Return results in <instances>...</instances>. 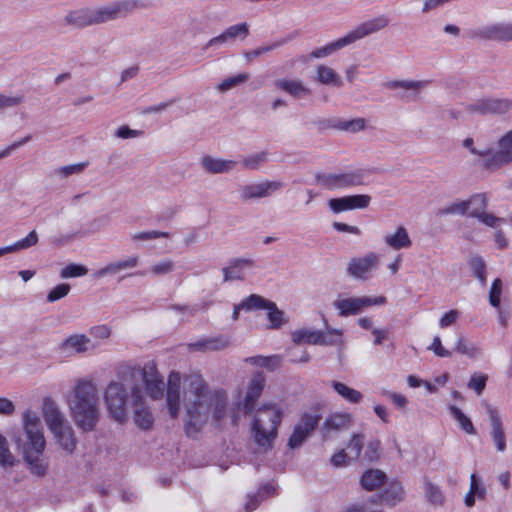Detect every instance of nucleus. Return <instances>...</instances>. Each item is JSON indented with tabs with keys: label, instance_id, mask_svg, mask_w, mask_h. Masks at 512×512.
<instances>
[{
	"label": "nucleus",
	"instance_id": "nucleus-1",
	"mask_svg": "<svg viewBox=\"0 0 512 512\" xmlns=\"http://www.w3.org/2000/svg\"><path fill=\"white\" fill-rule=\"evenodd\" d=\"M166 404L172 418L184 407L183 421L188 435L199 432L210 418L221 423L228 417V396L224 389L211 388L199 374L185 375L172 371L168 376Z\"/></svg>",
	"mask_w": 512,
	"mask_h": 512
},
{
	"label": "nucleus",
	"instance_id": "nucleus-2",
	"mask_svg": "<svg viewBox=\"0 0 512 512\" xmlns=\"http://www.w3.org/2000/svg\"><path fill=\"white\" fill-rule=\"evenodd\" d=\"M22 433L12 436L16 448L22 455L26 469L35 477L46 476L49 461L45 456L46 438L39 414L26 409L21 414Z\"/></svg>",
	"mask_w": 512,
	"mask_h": 512
},
{
	"label": "nucleus",
	"instance_id": "nucleus-3",
	"mask_svg": "<svg viewBox=\"0 0 512 512\" xmlns=\"http://www.w3.org/2000/svg\"><path fill=\"white\" fill-rule=\"evenodd\" d=\"M99 403L97 384L89 378L76 379L66 395V404L72 420L85 432L94 430L100 419Z\"/></svg>",
	"mask_w": 512,
	"mask_h": 512
},
{
	"label": "nucleus",
	"instance_id": "nucleus-4",
	"mask_svg": "<svg viewBox=\"0 0 512 512\" xmlns=\"http://www.w3.org/2000/svg\"><path fill=\"white\" fill-rule=\"evenodd\" d=\"M124 374L117 380L110 381L104 391L103 399L108 416L117 423H126L134 406V393L141 394L139 384L131 383Z\"/></svg>",
	"mask_w": 512,
	"mask_h": 512
},
{
	"label": "nucleus",
	"instance_id": "nucleus-5",
	"mask_svg": "<svg viewBox=\"0 0 512 512\" xmlns=\"http://www.w3.org/2000/svg\"><path fill=\"white\" fill-rule=\"evenodd\" d=\"M284 408L279 403L262 404L253 413L250 422L251 437L264 451L272 449L278 437V429L284 417Z\"/></svg>",
	"mask_w": 512,
	"mask_h": 512
},
{
	"label": "nucleus",
	"instance_id": "nucleus-6",
	"mask_svg": "<svg viewBox=\"0 0 512 512\" xmlns=\"http://www.w3.org/2000/svg\"><path fill=\"white\" fill-rule=\"evenodd\" d=\"M131 383H137L142 380L147 394L158 399L163 395V379L160 376L156 365L153 362L146 363L143 367H134L126 373Z\"/></svg>",
	"mask_w": 512,
	"mask_h": 512
},
{
	"label": "nucleus",
	"instance_id": "nucleus-7",
	"mask_svg": "<svg viewBox=\"0 0 512 512\" xmlns=\"http://www.w3.org/2000/svg\"><path fill=\"white\" fill-rule=\"evenodd\" d=\"M138 8L139 2L137 0H120L98 7H92L94 25H101L120 18H126Z\"/></svg>",
	"mask_w": 512,
	"mask_h": 512
},
{
	"label": "nucleus",
	"instance_id": "nucleus-8",
	"mask_svg": "<svg viewBox=\"0 0 512 512\" xmlns=\"http://www.w3.org/2000/svg\"><path fill=\"white\" fill-rule=\"evenodd\" d=\"M320 419L321 413L317 408H311L308 411L303 412L288 439V447L290 449L301 447L306 439L316 429Z\"/></svg>",
	"mask_w": 512,
	"mask_h": 512
},
{
	"label": "nucleus",
	"instance_id": "nucleus-9",
	"mask_svg": "<svg viewBox=\"0 0 512 512\" xmlns=\"http://www.w3.org/2000/svg\"><path fill=\"white\" fill-rule=\"evenodd\" d=\"M386 303L384 296H354V297H338L333 302V307L338 311L340 317H348L359 314L364 308L383 305Z\"/></svg>",
	"mask_w": 512,
	"mask_h": 512
},
{
	"label": "nucleus",
	"instance_id": "nucleus-10",
	"mask_svg": "<svg viewBox=\"0 0 512 512\" xmlns=\"http://www.w3.org/2000/svg\"><path fill=\"white\" fill-rule=\"evenodd\" d=\"M488 170H497L512 162V130H508L492 144V152L486 154Z\"/></svg>",
	"mask_w": 512,
	"mask_h": 512
},
{
	"label": "nucleus",
	"instance_id": "nucleus-11",
	"mask_svg": "<svg viewBox=\"0 0 512 512\" xmlns=\"http://www.w3.org/2000/svg\"><path fill=\"white\" fill-rule=\"evenodd\" d=\"M320 182L326 188L347 189L365 184V172L361 169L341 172L329 173L320 177Z\"/></svg>",
	"mask_w": 512,
	"mask_h": 512
},
{
	"label": "nucleus",
	"instance_id": "nucleus-12",
	"mask_svg": "<svg viewBox=\"0 0 512 512\" xmlns=\"http://www.w3.org/2000/svg\"><path fill=\"white\" fill-rule=\"evenodd\" d=\"M282 187V182L269 180L245 184L240 187L239 198L246 203L258 201L272 196L274 193L281 190Z\"/></svg>",
	"mask_w": 512,
	"mask_h": 512
},
{
	"label": "nucleus",
	"instance_id": "nucleus-13",
	"mask_svg": "<svg viewBox=\"0 0 512 512\" xmlns=\"http://www.w3.org/2000/svg\"><path fill=\"white\" fill-rule=\"evenodd\" d=\"M472 39L496 41V42H510L512 41V23L499 22L489 24L469 32Z\"/></svg>",
	"mask_w": 512,
	"mask_h": 512
},
{
	"label": "nucleus",
	"instance_id": "nucleus-14",
	"mask_svg": "<svg viewBox=\"0 0 512 512\" xmlns=\"http://www.w3.org/2000/svg\"><path fill=\"white\" fill-rule=\"evenodd\" d=\"M381 255L376 252H369L365 256L355 257L350 260L347 266V273L358 280H368L378 268Z\"/></svg>",
	"mask_w": 512,
	"mask_h": 512
},
{
	"label": "nucleus",
	"instance_id": "nucleus-15",
	"mask_svg": "<svg viewBox=\"0 0 512 512\" xmlns=\"http://www.w3.org/2000/svg\"><path fill=\"white\" fill-rule=\"evenodd\" d=\"M249 35V25L246 22L227 27L222 33L211 38L204 46V50L211 47L222 48L233 46L237 40L244 41Z\"/></svg>",
	"mask_w": 512,
	"mask_h": 512
},
{
	"label": "nucleus",
	"instance_id": "nucleus-16",
	"mask_svg": "<svg viewBox=\"0 0 512 512\" xmlns=\"http://www.w3.org/2000/svg\"><path fill=\"white\" fill-rule=\"evenodd\" d=\"M371 203V196L367 194H354L338 198H331L327 205L334 214L355 210L365 209Z\"/></svg>",
	"mask_w": 512,
	"mask_h": 512
},
{
	"label": "nucleus",
	"instance_id": "nucleus-17",
	"mask_svg": "<svg viewBox=\"0 0 512 512\" xmlns=\"http://www.w3.org/2000/svg\"><path fill=\"white\" fill-rule=\"evenodd\" d=\"M512 108V102L501 98H483L468 105L467 110L481 115L504 114Z\"/></svg>",
	"mask_w": 512,
	"mask_h": 512
},
{
	"label": "nucleus",
	"instance_id": "nucleus-18",
	"mask_svg": "<svg viewBox=\"0 0 512 512\" xmlns=\"http://www.w3.org/2000/svg\"><path fill=\"white\" fill-rule=\"evenodd\" d=\"M353 423V416L348 412H334L329 414L321 425V433L325 439L334 434L349 429Z\"/></svg>",
	"mask_w": 512,
	"mask_h": 512
},
{
	"label": "nucleus",
	"instance_id": "nucleus-19",
	"mask_svg": "<svg viewBox=\"0 0 512 512\" xmlns=\"http://www.w3.org/2000/svg\"><path fill=\"white\" fill-rule=\"evenodd\" d=\"M388 25L389 19L385 15H380L361 23L355 29L349 31L346 35L350 41V44H353L354 42L366 36L385 29Z\"/></svg>",
	"mask_w": 512,
	"mask_h": 512
},
{
	"label": "nucleus",
	"instance_id": "nucleus-20",
	"mask_svg": "<svg viewBox=\"0 0 512 512\" xmlns=\"http://www.w3.org/2000/svg\"><path fill=\"white\" fill-rule=\"evenodd\" d=\"M42 415L51 433L69 424L64 413L51 398H45L43 400Z\"/></svg>",
	"mask_w": 512,
	"mask_h": 512
},
{
	"label": "nucleus",
	"instance_id": "nucleus-21",
	"mask_svg": "<svg viewBox=\"0 0 512 512\" xmlns=\"http://www.w3.org/2000/svg\"><path fill=\"white\" fill-rule=\"evenodd\" d=\"M256 267V262L249 258H236L222 269L225 282L244 280Z\"/></svg>",
	"mask_w": 512,
	"mask_h": 512
},
{
	"label": "nucleus",
	"instance_id": "nucleus-22",
	"mask_svg": "<svg viewBox=\"0 0 512 512\" xmlns=\"http://www.w3.org/2000/svg\"><path fill=\"white\" fill-rule=\"evenodd\" d=\"M265 382L266 379L262 373L258 372L254 374L249 381L243 402L239 401L236 403L238 409L243 406L245 413H250L254 409L255 402L262 394Z\"/></svg>",
	"mask_w": 512,
	"mask_h": 512
},
{
	"label": "nucleus",
	"instance_id": "nucleus-23",
	"mask_svg": "<svg viewBox=\"0 0 512 512\" xmlns=\"http://www.w3.org/2000/svg\"><path fill=\"white\" fill-rule=\"evenodd\" d=\"M131 411H133L134 423L138 428L148 430L152 427L154 418L149 407L145 404L142 393H134V406Z\"/></svg>",
	"mask_w": 512,
	"mask_h": 512
},
{
	"label": "nucleus",
	"instance_id": "nucleus-24",
	"mask_svg": "<svg viewBox=\"0 0 512 512\" xmlns=\"http://www.w3.org/2000/svg\"><path fill=\"white\" fill-rule=\"evenodd\" d=\"M487 413L490 420V435L499 452H504L506 449V438L503 428L501 417L496 409L487 406Z\"/></svg>",
	"mask_w": 512,
	"mask_h": 512
},
{
	"label": "nucleus",
	"instance_id": "nucleus-25",
	"mask_svg": "<svg viewBox=\"0 0 512 512\" xmlns=\"http://www.w3.org/2000/svg\"><path fill=\"white\" fill-rule=\"evenodd\" d=\"M65 26L82 29L94 25L92 7L69 11L63 18Z\"/></svg>",
	"mask_w": 512,
	"mask_h": 512
},
{
	"label": "nucleus",
	"instance_id": "nucleus-26",
	"mask_svg": "<svg viewBox=\"0 0 512 512\" xmlns=\"http://www.w3.org/2000/svg\"><path fill=\"white\" fill-rule=\"evenodd\" d=\"M138 264H139L138 256H129L124 259L108 263L101 269L97 270L94 273V276L96 278H104L109 275H116L124 270L133 269V268L137 267Z\"/></svg>",
	"mask_w": 512,
	"mask_h": 512
},
{
	"label": "nucleus",
	"instance_id": "nucleus-27",
	"mask_svg": "<svg viewBox=\"0 0 512 512\" xmlns=\"http://www.w3.org/2000/svg\"><path fill=\"white\" fill-rule=\"evenodd\" d=\"M61 347L65 351L83 354L94 350L97 346L85 334H73L65 339Z\"/></svg>",
	"mask_w": 512,
	"mask_h": 512
},
{
	"label": "nucleus",
	"instance_id": "nucleus-28",
	"mask_svg": "<svg viewBox=\"0 0 512 512\" xmlns=\"http://www.w3.org/2000/svg\"><path fill=\"white\" fill-rule=\"evenodd\" d=\"M200 164L210 174L229 173L236 166V162L233 160L216 158L210 155L202 157Z\"/></svg>",
	"mask_w": 512,
	"mask_h": 512
},
{
	"label": "nucleus",
	"instance_id": "nucleus-29",
	"mask_svg": "<svg viewBox=\"0 0 512 512\" xmlns=\"http://www.w3.org/2000/svg\"><path fill=\"white\" fill-rule=\"evenodd\" d=\"M229 339L224 336L203 338L188 345L190 351L212 352L220 351L229 346Z\"/></svg>",
	"mask_w": 512,
	"mask_h": 512
},
{
	"label": "nucleus",
	"instance_id": "nucleus-30",
	"mask_svg": "<svg viewBox=\"0 0 512 512\" xmlns=\"http://www.w3.org/2000/svg\"><path fill=\"white\" fill-rule=\"evenodd\" d=\"M314 79L322 85L335 88H341L344 85L340 74L326 64L316 66Z\"/></svg>",
	"mask_w": 512,
	"mask_h": 512
},
{
	"label": "nucleus",
	"instance_id": "nucleus-31",
	"mask_svg": "<svg viewBox=\"0 0 512 512\" xmlns=\"http://www.w3.org/2000/svg\"><path fill=\"white\" fill-rule=\"evenodd\" d=\"M57 444L68 454H72L77 446V438L70 424L52 432Z\"/></svg>",
	"mask_w": 512,
	"mask_h": 512
},
{
	"label": "nucleus",
	"instance_id": "nucleus-32",
	"mask_svg": "<svg viewBox=\"0 0 512 512\" xmlns=\"http://www.w3.org/2000/svg\"><path fill=\"white\" fill-rule=\"evenodd\" d=\"M404 488L398 481H392L385 486V489L378 495L379 503L389 506H396L404 499Z\"/></svg>",
	"mask_w": 512,
	"mask_h": 512
},
{
	"label": "nucleus",
	"instance_id": "nucleus-33",
	"mask_svg": "<svg viewBox=\"0 0 512 512\" xmlns=\"http://www.w3.org/2000/svg\"><path fill=\"white\" fill-rule=\"evenodd\" d=\"M274 85L296 98H302L311 94V90L300 79H278Z\"/></svg>",
	"mask_w": 512,
	"mask_h": 512
},
{
	"label": "nucleus",
	"instance_id": "nucleus-34",
	"mask_svg": "<svg viewBox=\"0 0 512 512\" xmlns=\"http://www.w3.org/2000/svg\"><path fill=\"white\" fill-rule=\"evenodd\" d=\"M384 242L394 250L407 249L412 245L408 231L404 226H399L394 232L387 233Z\"/></svg>",
	"mask_w": 512,
	"mask_h": 512
},
{
	"label": "nucleus",
	"instance_id": "nucleus-35",
	"mask_svg": "<svg viewBox=\"0 0 512 512\" xmlns=\"http://www.w3.org/2000/svg\"><path fill=\"white\" fill-rule=\"evenodd\" d=\"M431 83V80H394L388 82L386 86L391 90L403 89L405 92H411V94L405 95L406 97H410L416 95Z\"/></svg>",
	"mask_w": 512,
	"mask_h": 512
},
{
	"label": "nucleus",
	"instance_id": "nucleus-36",
	"mask_svg": "<svg viewBox=\"0 0 512 512\" xmlns=\"http://www.w3.org/2000/svg\"><path fill=\"white\" fill-rule=\"evenodd\" d=\"M331 387L338 396H340L345 402L349 404H360L364 399V396L360 391L348 386L343 382L332 381Z\"/></svg>",
	"mask_w": 512,
	"mask_h": 512
},
{
	"label": "nucleus",
	"instance_id": "nucleus-37",
	"mask_svg": "<svg viewBox=\"0 0 512 512\" xmlns=\"http://www.w3.org/2000/svg\"><path fill=\"white\" fill-rule=\"evenodd\" d=\"M348 45H351V44H350V41L348 40L347 35H345L333 42L326 44L323 47L314 49L310 53V56L312 58H316V59L325 58V57H328V56L332 55L333 53L345 48Z\"/></svg>",
	"mask_w": 512,
	"mask_h": 512
},
{
	"label": "nucleus",
	"instance_id": "nucleus-38",
	"mask_svg": "<svg viewBox=\"0 0 512 512\" xmlns=\"http://www.w3.org/2000/svg\"><path fill=\"white\" fill-rule=\"evenodd\" d=\"M321 330L302 328L291 333L293 343L319 345Z\"/></svg>",
	"mask_w": 512,
	"mask_h": 512
},
{
	"label": "nucleus",
	"instance_id": "nucleus-39",
	"mask_svg": "<svg viewBox=\"0 0 512 512\" xmlns=\"http://www.w3.org/2000/svg\"><path fill=\"white\" fill-rule=\"evenodd\" d=\"M424 494L426 500L435 507H441L444 505L445 496L441 488L431 482L428 478L424 479Z\"/></svg>",
	"mask_w": 512,
	"mask_h": 512
},
{
	"label": "nucleus",
	"instance_id": "nucleus-40",
	"mask_svg": "<svg viewBox=\"0 0 512 512\" xmlns=\"http://www.w3.org/2000/svg\"><path fill=\"white\" fill-rule=\"evenodd\" d=\"M327 128H365L368 121L364 118H354L350 120L341 118H329L319 123Z\"/></svg>",
	"mask_w": 512,
	"mask_h": 512
},
{
	"label": "nucleus",
	"instance_id": "nucleus-41",
	"mask_svg": "<svg viewBox=\"0 0 512 512\" xmlns=\"http://www.w3.org/2000/svg\"><path fill=\"white\" fill-rule=\"evenodd\" d=\"M386 475L378 469L367 470L361 477V485L365 490L372 491L385 482Z\"/></svg>",
	"mask_w": 512,
	"mask_h": 512
},
{
	"label": "nucleus",
	"instance_id": "nucleus-42",
	"mask_svg": "<svg viewBox=\"0 0 512 512\" xmlns=\"http://www.w3.org/2000/svg\"><path fill=\"white\" fill-rule=\"evenodd\" d=\"M343 330L327 327L320 332V346H344Z\"/></svg>",
	"mask_w": 512,
	"mask_h": 512
},
{
	"label": "nucleus",
	"instance_id": "nucleus-43",
	"mask_svg": "<svg viewBox=\"0 0 512 512\" xmlns=\"http://www.w3.org/2000/svg\"><path fill=\"white\" fill-rule=\"evenodd\" d=\"M467 200V215L470 217L478 218L481 213L486 209L488 198L483 193H478L470 196Z\"/></svg>",
	"mask_w": 512,
	"mask_h": 512
},
{
	"label": "nucleus",
	"instance_id": "nucleus-44",
	"mask_svg": "<svg viewBox=\"0 0 512 512\" xmlns=\"http://www.w3.org/2000/svg\"><path fill=\"white\" fill-rule=\"evenodd\" d=\"M266 310L269 320L268 328L277 330L287 323L285 313L277 307L276 303L271 301L268 306H266Z\"/></svg>",
	"mask_w": 512,
	"mask_h": 512
},
{
	"label": "nucleus",
	"instance_id": "nucleus-45",
	"mask_svg": "<svg viewBox=\"0 0 512 512\" xmlns=\"http://www.w3.org/2000/svg\"><path fill=\"white\" fill-rule=\"evenodd\" d=\"M463 146L470 150V152L474 155L479 156L478 164L488 170V167L485 165L486 160V154H490L492 152V145L491 146H485L481 143H477V145L474 144L473 138H467L463 141Z\"/></svg>",
	"mask_w": 512,
	"mask_h": 512
},
{
	"label": "nucleus",
	"instance_id": "nucleus-46",
	"mask_svg": "<svg viewBox=\"0 0 512 512\" xmlns=\"http://www.w3.org/2000/svg\"><path fill=\"white\" fill-rule=\"evenodd\" d=\"M450 415L458 422L459 427L469 435H475L476 429L471 419L462 410L454 405L448 407Z\"/></svg>",
	"mask_w": 512,
	"mask_h": 512
},
{
	"label": "nucleus",
	"instance_id": "nucleus-47",
	"mask_svg": "<svg viewBox=\"0 0 512 512\" xmlns=\"http://www.w3.org/2000/svg\"><path fill=\"white\" fill-rule=\"evenodd\" d=\"M293 39V36H288L286 38H283V39H279L269 45H264V46H261V47H258L254 50H251V51H247L244 53V58L247 60V61H252L253 59L257 58V57H260L261 55L265 54V53H268V52H271L283 45H285L286 43H288L290 40Z\"/></svg>",
	"mask_w": 512,
	"mask_h": 512
},
{
	"label": "nucleus",
	"instance_id": "nucleus-48",
	"mask_svg": "<svg viewBox=\"0 0 512 512\" xmlns=\"http://www.w3.org/2000/svg\"><path fill=\"white\" fill-rule=\"evenodd\" d=\"M18 460L9 448L7 438L0 433V466L2 468H11L17 464Z\"/></svg>",
	"mask_w": 512,
	"mask_h": 512
},
{
	"label": "nucleus",
	"instance_id": "nucleus-49",
	"mask_svg": "<svg viewBox=\"0 0 512 512\" xmlns=\"http://www.w3.org/2000/svg\"><path fill=\"white\" fill-rule=\"evenodd\" d=\"M468 266L472 274L482 284H486V263L481 256L475 255L468 259Z\"/></svg>",
	"mask_w": 512,
	"mask_h": 512
},
{
	"label": "nucleus",
	"instance_id": "nucleus-50",
	"mask_svg": "<svg viewBox=\"0 0 512 512\" xmlns=\"http://www.w3.org/2000/svg\"><path fill=\"white\" fill-rule=\"evenodd\" d=\"M245 362L250 365L267 368L268 370H274L280 365L281 358L278 355L253 356L246 358Z\"/></svg>",
	"mask_w": 512,
	"mask_h": 512
},
{
	"label": "nucleus",
	"instance_id": "nucleus-51",
	"mask_svg": "<svg viewBox=\"0 0 512 512\" xmlns=\"http://www.w3.org/2000/svg\"><path fill=\"white\" fill-rule=\"evenodd\" d=\"M270 302V300L258 294H252L241 301V306L245 307V311L266 310V306H268Z\"/></svg>",
	"mask_w": 512,
	"mask_h": 512
},
{
	"label": "nucleus",
	"instance_id": "nucleus-52",
	"mask_svg": "<svg viewBox=\"0 0 512 512\" xmlns=\"http://www.w3.org/2000/svg\"><path fill=\"white\" fill-rule=\"evenodd\" d=\"M24 102V96L22 94H5L0 92V113L16 108Z\"/></svg>",
	"mask_w": 512,
	"mask_h": 512
},
{
	"label": "nucleus",
	"instance_id": "nucleus-53",
	"mask_svg": "<svg viewBox=\"0 0 512 512\" xmlns=\"http://www.w3.org/2000/svg\"><path fill=\"white\" fill-rule=\"evenodd\" d=\"M441 215H467V200L457 199L440 209Z\"/></svg>",
	"mask_w": 512,
	"mask_h": 512
},
{
	"label": "nucleus",
	"instance_id": "nucleus-54",
	"mask_svg": "<svg viewBox=\"0 0 512 512\" xmlns=\"http://www.w3.org/2000/svg\"><path fill=\"white\" fill-rule=\"evenodd\" d=\"M175 269V263L172 260H161L152 264L149 267V272L153 276H163L173 272Z\"/></svg>",
	"mask_w": 512,
	"mask_h": 512
},
{
	"label": "nucleus",
	"instance_id": "nucleus-55",
	"mask_svg": "<svg viewBox=\"0 0 512 512\" xmlns=\"http://www.w3.org/2000/svg\"><path fill=\"white\" fill-rule=\"evenodd\" d=\"M364 436L362 434H353L347 446L349 459L356 460L359 458L363 448Z\"/></svg>",
	"mask_w": 512,
	"mask_h": 512
},
{
	"label": "nucleus",
	"instance_id": "nucleus-56",
	"mask_svg": "<svg viewBox=\"0 0 512 512\" xmlns=\"http://www.w3.org/2000/svg\"><path fill=\"white\" fill-rule=\"evenodd\" d=\"M131 240L134 242L151 241L157 238H169L170 233L165 231H140L131 234Z\"/></svg>",
	"mask_w": 512,
	"mask_h": 512
},
{
	"label": "nucleus",
	"instance_id": "nucleus-57",
	"mask_svg": "<svg viewBox=\"0 0 512 512\" xmlns=\"http://www.w3.org/2000/svg\"><path fill=\"white\" fill-rule=\"evenodd\" d=\"M86 162H80L75 164H70L66 166L59 167L55 170V175L60 178H67L71 175L80 174L86 168Z\"/></svg>",
	"mask_w": 512,
	"mask_h": 512
},
{
	"label": "nucleus",
	"instance_id": "nucleus-58",
	"mask_svg": "<svg viewBox=\"0 0 512 512\" xmlns=\"http://www.w3.org/2000/svg\"><path fill=\"white\" fill-rule=\"evenodd\" d=\"M248 79H249V75L247 73H240L238 75H235V76L225 79L222 83H220L217 86V89L220 92H226L237 85L245 83L246 81H248Z\"/></svg>",
	"mask_w": 512,
	"mask_h": 512
},
{
	"label": "nucleus",
	"instance_id": "nucleus-59",
	"mask_svg": "<svg viewBox=\"0 0 512 512\" xmlns=\"http://www.w3.org/2000/svg\"><path fill=\"white\" fill-rule=\"evenodd\" d=\"M88 273L87 267L81 264H69L60 271L63 279L85 276Z\"/></svg>",
	"mask_w": 512,
	"mask_h": 512
},
{
	"label": "nucleus",
	"instance_id": "nucleus-60",
	"mask_svg": "<svg viewBox=\"0 0 512 512\" xmlns=\"http://www.w3.org/2000/svg\"><path fill=\"white\" fill-rule=\"evenodd\" d=\"M272 491H273L272 486H265L259 490L258 494L248 496V500L245 503L246 512H252L253 510H255L257 508L258 504L260 503L261 496L264 494L269 495L272 493Z\"/></svg>",
	"mask_w": 512,
	"mask_h": 512
},
{
	"label": "nucleus",
	"instance_id": "nucleus-61",
	"mask_svg": "<svg viewBox=\"0 0 512 512\" xmlns=\"http://www.w3.org/2000/svg\"><path fill=\"white\" fill-rule=\"evenodd\" d=\"M456 351L468 357H476L479 353V349L472 343L460 337L456 343Z\"/></svg>",
	"mask_w": 512,
	"mask_h": 512
},
{
	"label": "nucleus",
	"instance_id": "nucleus-62",
	"mask_svg": "<svg viewBox=\"0 0 512 512\" xmlns=\"http://www.w3.org/2000/svg\"><path fill=\"white\" fill-rule=\"evenodd\" d=\"M502 281L497 278L493 281L489 292V303L495 307H500L501 294H502Z\"/></svg>",
	"mask_w": 512,
	"mask_h": 512
},
{
	"label": "nucleus",
	"instance_id": "nucleus-63",
	"mask_svg": "<svg viewBox=\"0 0 512 512\" xmlns=\"http://www.w3.org/2000/svg\"><path fill=\"white\" fill-rule=\"evenodd\" d=\"M70 291V285L66 283L59 284L51 289L47 295L48 302H55L65 297Z\"/></svg>",
	"mask_w": 512,
	"mask_h": 512
},
{
	"label": "nucleus",
	"instance_id": "nucleus-64",
	"mask_svg": "<svg viewBox=\"0 0 512 512\" xmlns=\"http://www.w3.org/2000/svg\"><path fill=\"white\" fill-rule=\"evenodd\" d=\"M484 225L497 229L502 223L505 222L503 218H499L492 213L486 212V209L477 218Z\"/></svg>",
	"mask_w": 512,
	"mask_h": 512
}]
</instances>
